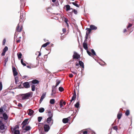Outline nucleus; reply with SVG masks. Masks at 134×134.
Returning a JSON list of instances; mask_svg holds the SVG:
<instances>
[{
    "label": "nucleus",
    "mask_w": 134,
    "mask_h": 134,
    "mask_svg": "<svg viewBox=\"0 0 134 134\" xmlns=\"http://www.w3.org/2000/svg\"><path fill=\"white\" fill-rule=\"evenodd\" d=\"M63 31V32L64 33L66 31V29L65 28H63L62 30Z\"/></svg>",
    "instance_id": "5fc2aeb1"
},
{
    "label": "nucleus",
    "mask_w": 134,
    "mask_h": 134,
    "mask_svg": "<svg viewBox=\"0 0 134 134\" xmlns=\"http://www.w3.org/2000/svg\"><path fill=\"white\" fill-rule=\"evenodd\" d=\"M5 41H6V40H5V39H4L3 40V45H4L5 44Z\"/></svg>",
    "instance_id": "603ef678"
},
{
    "label": "nucleus",
    "mask_w": 134,
    "mask_h": 134,
    "mask_svg": "<svg viewBox=\"0 0 134 134\" xmlns=\"http://www.w3.org/2000/svg\"><path fill=\"white\" fill-rule=\"evenodd\" d=\"M51 104H53L55 103V99H51L49 102Z\"/></svg>",
    "instance_id": "393cba45"
},
{
    "label": "nucleus",
    "mask_w": 134,
    "mask_h": 134,
    "mask_svg": "<svg viewBox=\"0 0 134 134\" xmlns=\"http://www.w3.org/2000/svg\"><path fill=\"white\" fill-rule=\"evenodd\" d=\"M39 112L42 113L44 111V109L43 108H40L38 110Z\"/></svg>",
    "instance_id": "412c9836"
},
{
    "label": "nucleus",
    "mask_w": 134,
    "mask_h": 134,
    "mask_svg": "<svg viewBox=\"0 0 134 134\" xmlns=\"http://www.w3.org/2000/svg\"><path fill=\"white\" fill-rule=\"evenodd\" d=\"M28 114L30 116L32 115L34 113V111L31 109H29L28 110Z\"/></svg>",
    "instance_id": "9b49d317"
},
{
    "label": "nucleus",
    "mask_w": 134,
    "mask_h": 134,
    "mask_svg": "<svg viewBox=\"0 0 134 134\" xmlns=\"http://www.w3.org/2000/svg\"><path fill=\"white\" fill-rule=\"evenodd\" d=\"M19 128V126L17 125L16 126V127L14 128V130L15 129H16V128Z\"/></svg>",
    "instance_id": "680f3d73"
},
{
    "label": "nucleus",
    "mask_w": 134,
    "mask_h": 134,
    "mask_svg": "<svg viewBox=\"0 0 134 134\" xmlns=\"http://www.w3.org/2000/svg\"><path fill=\"white\" fill-rule=\"evenodd\" d=\"M56 86H55L56 87L59 85L60 82V81L59 80H56Z\"/></svg>",
    "instance_id": "bb28decb"
},
{
    "label": "nucleus",
    "mask_w": 134,
    "mask_h": 134,
    "mask_svg": "<svg viewBox=\"0 0 134 134\" xmlns=\"http://www.w3.org/2000/svg\"><path fill=\"white\" fill-rule=\"evenodd\" d=\"M87 50V54H88L90 56H91V53L89 51H88Z\"/></svg>",
    "instance_id": "a18cd8bd"
},
{
    "label": "nucleus",
    "mask_w": 134,
    "mask_h": 134,
    "mask_svg": "<svg viewBox=\"0 0 134 134\" xmlns=\"http://www.w3.org/2000/svg\"><path fill=\"white\" fill-rule=\"evenodd\" d=\"M64 21L66 23L68 26H69V25L68 22V19L65 18Z\"/></svg>",
    "instance_id": "473e14b6"
},
{
    "label": "nucleus",
    "mask_w": 134,
    "mask_h": 134,
    "mask_svg": "<svg viewBox=\"0 0 134 134\" xmlns=\"http://www.w3.org/2000/svg\"><path fill=\"white\" fill-rule=\"evenodd\" d=\"M39 82V81L36 79L33 80L31 81L32 83L33 84H38Z\"/></svg>",
    "instance_id": "f3484780"
},
{
    "label": "nucleus",
    "mask_w": 134,
    "mask_h": 134,
    "mask_svg": "<svg viewBox=\"0 0 134 134\" xmlns=\"http://www.w3.org/2000/svg\"><path fill=\"white\" fill-rule=\"evenodd\" d=\"M27 67L28 68H30V69L31 68V67L30 66L27 65Z\"/></svg>",
    "instance_id": "69168bd1"
},
{
    "label": "nucleus",
    "mask_w": 134,
    "mask_h": 134,
    "mask_svg": "<svg viewBox=\"0 0 134 134\" xmlns=\"http://www.w3.org/2000/svg\"><path fill=\"white\" fill-rule=\"evenodd\" d=\"M90 28L92 30H96L97 29V27L94 25H91L90 26Z\"/></svg>",
    "instance_id": "ddd939ff"
},
{
    "label": "nucleus",
    "mask_w": 134,
    "mask_h": 134,
    "mask_svg": "<svg viewBox=\"0 0 134 134\" xmlns=\"http://www.w3.org/2000/svg\"><path fill=\"white\" fill-rule=\"evenodd\" d=\"M122 116V114L121 113L118 114L117 116V118L119 120L121 119Z\"/></svg>",
    "instance_id": "a878e982"
},
{
    "label": "nucleus",
    "mask_w": 134,
    "mask_h": 134,
    "mask_svg": "<svg viewBox=\"0 0 134 134\" xmlns=\"http://www.w3.org/2000/svg\"><path fill=\"white\" fill-rule=\"evenodd\" d=\"M3 117L5 120H6L8 118V116L6 114L4 113L3 114Z\"/></svg>",
    "instance_id": "dca6fc26"
},
{
    "label": "nucleus",
    "mask_w": 134,
    "mask_h": 134,
    "mask_svg": "<svg viewBox=\"0 0 134 134\" xmlns=\"http://www.w3.org/2000/svg\"><path fill=\"white\" fill-rule=\"evenodd\" d=\"M31 90L33 91H34L35 90V86L34 85H31Z\"/></svg>",
    "instance_id": "cd10ccee"
},
{
    "label": "nucleus",
    "mask_w": 134,
    "mask_h": 134,
    "mask_svg": "<svg viewBox=\"0 0 134 134\" xmlns=\"http://www.w3.org/2000/svg\"><path fill=\"white\" fill-rule=\"evenodd\" d=\"M41 53L39 52V54L38 55V57H39L40 56H41Z\"/></svg>",
    "instance_id": "338daca9"
},
{
    "label": "nucleus",
    "mask_w": 134,
    "mask_h": 134,
    "mask_svg": "<svg viewBox=\"0 0 134 134\" xmlns=\"http://www.w3.org/2000/svg\"><path fill=\"white\" fill-rule=\"evenodd\" d=\"M50 126L49 125L45 124L44 125V130L46 132H48L50 129Z\"/></svg>",
    "instance_id": "423d86ee"
},
{
    "label": "nucleus",
    "mask_w": 134,
    "mask_h": 134,
    "mask_svg": "<svg viewBox=\"0 0 134 134\" xmlns=\"http://www.w3.org/2000/svg\"><path fill=\"white\" fill-rule=\"evenodd\" d=\"M69 76L70 77H72L73 76V75L71 74H70L69 75Z\"/></svg>",
    "instance_id": "bf43d9fd"
},
{
    "label": "nucleus",
    "mask_w": 134,
    "mask_h": 134,
    "mask_svg": "<svg viewBox=\"0 0 134 134\" xmlns=\"http://www.w3.org/2000/svg\"><path fill=\"white\" fill-rule=\"evenodd\" d=\"M7 127L5 126V125L3 123L1 122L0 124V132L3 133L5 132Z\"/></svg>",
    "instance_id": "f257e3e1"
},
{
    "label": "nucleus",
    "mask_w": 134,
    "mask_h": 134,
    "mask_svg": "<svg viewBox=\"0 0 134 134\" xmlns=\"http://www.w3.org/2000/svg\"><path fill=\"white\" fill-rule=\"evenodd\" d=\"M130 113L129 110H126V111L125 112V114L127 116H128L129 115Z\"/></svg>",
    "instance_id": "2f4dec72"
},
{
    "label": "nucleus",
    "mask_w": 134,
    "mask_h": 134,
    "mask_svg": "<svg viewBox=\"0 0 134 134\" xmlns=\"http://www.w3.org/2000/svg\"><path fill=\"white\" fill-rule=\"evenodd\" d=\"M87 131H85L83 132V134H87Z\"/></svg>",
    "instance_id": "052dcab7"
},
{
    "label": "nucleus",
    "mask_w": 134,
    "mask_h": 134,
    "mask_svg": "<svg viewBox=\"0 0 134 134\" xmlns=\"http://www.w3.org/2000/svg\"><path fill=\"white\" fill-rule=\"evenodd\" d=\"M60 105L61 107H63V103L61 102H60Z\"/></svg>",
    "instance_id": "8fccbe9b"
},
{
    "label": "nucleus",
    "mask_w": 134,
    "mask_h": 134,
    "mask_svg": "<svg viewBox=\"0 0 134 134\" xmlns=\"http://www.w3.org/2000/svg\"><path fill=\"white\" fill-rule=\"evenodd\" d=\"M20 132L18 130H15L14 131V134H20Z\"/></svg>",
    "instance_id": "f704fd0d"
},
{
    "label": "nucleus",
    "mask_w": 134,
    "mask_h": 134,
    "mask_svg": "<svg viewBox=\"0 0 134 134\" xmlns=\"http://www.w3.org/2000/svg\"><path fill=\"white\" fill-rule=\"evenodd\" d=\"M31 129V127L29 126H26L25 127V130L26 131H28Z\"/></svg>",
    "instance_id": "c756f323"
},
{
    "label": "nucleus",
    "mask_w": 134,
    "mask_h": 134,
    "mask_svg": "<svg viewBox=\"0 0 134 134\" xmlns=\"http://www.w3.org/2000/svg\"><path fill=\"white\" fill-rule=\"evenodd\" d=\"M88 36H87V37L86 36H85V39L84 40V41H87V39H88Z\"/></svg>",
    "instance_id": "13d9d810"
},
{
    "label": "nucleus",
    "mask_w": 134,
    "mask_h": 134,
    "mask_svg": "<svg viewBox=\"0 0 134 134\" xmlns=\"http://www.w3.org/2000/svg\"><path fill=\"white\" fill-rule=\"evenodd\" d=\"M13 72L14 76H15L18 75V73L16 71V69L15 67H12Z\"/></svg>",
    "instance_id": "0eeeda50"
},
{
    "label": "nucleus",
    "mask_w": 134,
    "mask_h": 134,
    "mask_svg": "<svg viewBox=\"0 0 134 134\" xmlns=\"http://www.w3.org/2000/svg\"><path fill=\"white\" fill-rule=\"evenodd\" d=\"M46 96V93H44L42 95L41 97V98L40 100V103H41L43 99Z\"/></svg>",
    "instance_id": "4468645a"
},
{
    "label": "nucleus",
    "mask_w": 134,
    "mask_h": 134,
    "mask_svg": "<svg viewBox=\"0 0 134 134\" xmlns=\"http://www.w3.org/2000/svg\"><path fill=\"white\" fill-rule=\"evenodd\" d=\"M50 43V42H48L46 43H45L43 44L42 46V47H46Z\"/></svg>",
    "instance_id": "aec40b11"
},
{
    "label": "nucleus",
    "mask_w": 134,
    "mask_h": 134,
    "mask_svg": "<svg viewBox=\"0 0 134 134\" xmlns=\"http://www.w3.org/2000/svg\"><path fill=\"white\" fill-rule=\"evenodd\" d=\"M48 115L49 117L48 118H52L53 116V114L51 112V110H49L48 112Z\"/></svg>",
    "instance_id": "2eb2a0df"
},
{
    "label": "nucleus",
    "mask_w": 134,
    "mask_h": 134,
    "mask_svg": "<svg viewBox=\"0 0 134 134\" xmlns=\"http://www.w3.org/2000/svg\"><path fill=\"white\" fill-rule=\"evenodd\" d=\"M132 26V25L131 24H129L128 25L127 27V28L128 29L129 27H131Z\"/></svg>",
    "instance_id": "49530a36"
},
{
    "label": "nucleus",
    "mask_w": 134,
    "mask_h": 134,
    "mask_svg": "<svg viewBox=\"0 0 134 134\" xmlns=\"http://www.w3.org/2000/svg\"><path fill=\"white\" fill-rule=\"evenodd\" d=\"M18 106L19 107H22V105L21 103H19L18 105Z\"/></svg>",
    "instance_id": "864d4df0"
},
{
    "label": "nucleus",
    "mask_w": 134,
    "mask_h": 134,
    "mask_svg": "<svg viewBox=\"0 0 134 134\" xmlns=\"http://www.w3.org/2000/svg\"><path fill=\"white\" fill-rule=\"evenodd\" d=\"M87 41H84L83 43V47L86 50H87L88 49L87 44L86 43Z\"/></svg>",
    "instance_id": "9d476101"
},
{
    "label": "nucleus",
    "mask_w": 134,
    "mask_h": 134,
    "mask_svg": "<svg viewBox=\"0 0 134 134\" xmlns=\"http://www.w3.org/2000/svg\"><path fill=\"white\" fill-rule=\"evenodd\" d=\"M66 11H68L70 9V6L69 5H67L66 6Z\"/></svg>",
    "instance_id": "c85d7f7f"
},
{
    "label": "nucleus",
    "mask_w": 134,
    "mask_h": 134,
    "mask_svg": "<svg viewBox=\"0 0 134 134\" xmlns=\"http://www.w3.org/2000/svg\"><path fill=\"white\" fill-rule=\"evenodd\" d=\"M42 119V117H39L38 118V120L39 122H40Z\"/></svg>",
    "instance_id": "79ce46f5"
},
{
    "label": "nucleus",
    "mask_w": 134,
    "mask_h": 134,
    "mask_svg": "<svg viewBox=\"0 0 134 134\" xmlns=\"http://www.w3.org/2000/svg\"><path fill=\"white\" fill-rule=\"evenodd\" d=\"M25 1V0H20V1L21 2V5L23 3H24L23 2Z\"/></svg>",
    "instance_id": "6e6d98bb"
},
{
    "label": "nucleus",
    "mask_w": 134,
    "mask_h": 134,
    "mask_svg": "<svg viewBox=\"0 0 134 134\" xmlns=\"http://www.w3.org/2000/svg\"><path fill=\"white\" fill-rule=\"evenodd\" d=\"M22 99L24 100L25 99H27L30 96V93L29 92L26 94H22Z\"/></svg>",
    "instance_id": "f03ea898"
},
{
    "label": "nucleus",
    "mask_w": 134,
    "mask_h": 134,
    "mask_svg": "<svg viewBox=\"0 0 134 134\" xmlns=\"http://www.w3.org/2000/svg\"><path fill=\"white\" fill-rule=\"evenodd\" d=\"M15 83L16 84H17V83L18 82V78L17 77H16L15 78Z\"/></svg>",
    "instance_id": "4c0bfd02"
},
{
    "label": "nucleus",
    "mask_w": 134,
    "mask_h": 134,
    "mask_svg": "<svg viewBox=\"0 0 134 134\" xmlns=\"http://www.w3.org/2000/svg\"><path fill=\"white\" fill-rule=\"evenodd\" d=\"M23 13H21L20 16V22L23 21V19H24V18H23Z\"/></svg>",
    "instance_id": "4be33fe9"
},
{
    "label": "nucleus",
    "mask_w": 134,
    "mask_h": 134,
    "mask_svg": "<svg viewBox=\"0 0 134 134\" xmlns=\"http://www.w3.org/2000/svg\"><path fill=\"white\" fill-rule=\"evenodd\" d=\"M57 89L56 86H53L52 87V93L51 95L52 96H54V94L56 93V89Z\"/></svg>",
    "instance_id": "39448f33"
},
{
    "label": "nucleus",
    "mask_w": 134,
    "mask_h": 134,
    "mask_svg": "<svg viewBox=\"0 0 134 134\" xmlns=\"http://www.w3.org/2000/svg\"><path fill=\"white\" fill-rule=\"evenodd\" d=\"M89 34H88V33H86L85 36H86V37H87V36L88 37Z\"/></svg>",
    "instance_id": "0e129e2a"
},
{
    "label": "nucleus",
    "mask_w": 134,
    "mask_h": 134,
    "mask_svg": "<svg viewBox=\"0 0 134 134\" xmlns=\"http://www.w3.org/2000/svg\"><path fill=\"white\" fill-rule=\"evenodd\" d=\"M8 47L7 46H5L4 48L3 49V51H4V52H6L8 50Z\"/></svg>",
    "instance_id": "c9c22d12"
},
{
    "label": "nucleus",
    "mask_w": 134,
    "mask_h": 134,
    "mask_svg": "<svg viewBox=\"0 0 134 134\" xmlns=\"http://www.w3.org/2000/svg\"><path fill=\"white\" fill-rule=\"evenodd\" d=\"M21 64L24 66H26V64L24 63L23 62V59H21Z\"/></svg>",
    "instance_id": "72a5a7b5"
},
{
    "label": "nucleus",
    "mask_w": 134,
    "mask_h": 134,
    "mask_svg": "<svg viewBox=\"0 0 134 134\" xmlns=\"http://www.w3.org/2000/svg\"><path fill=\"white\" fill-rule=\"evenodd\" d=\"M3 111V108L2 107H1L0 108V112H2Z\"/></svg>",
    "instance_id": "3c124183"
},
{
    "label": "nucleus",
    "mask_w": 134,
    "mask_h": 134,
    "mask_svg": "<svg viewBox=\"0 0 134 134\" xmlns=\"http://www.w3.org/2000/svg\"><path fill=\"white\" fill-rule=\"evenodd\" d=\"M53 120L52 119V118H48L47 119V122L50 126L53 124Z\"/></svg>",
    "instance_id": "20e7f679"
},
{
    "label": "nucleus",
    "mask_w": 134,
    "mask_h": 134,
    "mask_svg": "<svg viewBox=\"0 0 134 134\" xmlns=\"http://www.w3.org/2000/svg\"><path fill=\"white\" fill-rule=\"evenodd\" d=\"M79 64L83 69L84 68V65L83 63L80 60L79 62Z\"/></svg>",
    "instance_id": "a211bd4d"
},
{
    "label": "nucleus",
    "mask_w": 134,
    "mask_h": 134,
    "mask_svg": "<svg viewBox=\"0 0 134 134\" xmlns=\"http://www.w3.org/2000/svg\"><path fill=\"white\" fill-rule=\"evenodd\" d=\"M73 11L74 12V13L75 14H77V11L76 10H75V9H74L73 10Z\"/></svg>",
    "instance_id": "de8ad7c7"
},
{
    "label": "nucleus",
    "mask_w": 134,
    "mask_h": 134,
    "mask_svg": "<svg viewBox=\"0 0 134 134\" xmlns=\"http://www.w3.org/2000/svg\"><path fill=\"white\" fill-rule=\"evenodd\" d=\"M86 30H87L86 33L88 34H90L91 31V30L90 28H87L86 29Z\"/></svg>",
    "instance_id": "5701e85b"
},
{
    "label": "nucleus",
    "mask_w": 134,
    "mask_h": 134,
    "mask_svg": "<svg viewBox=\"0 0 134 134\" xmlns=\"http://www.w3.org/2000/svg\"><path fill=\"white\" fill-rule=\"evenodd\" d=\"M76 95H75V94L73 95L72 97V100H74L75 98H76Z\"/></svg>",
    "instance_id": "ea45409f"
},
{
    "label": "nucleus",
    "mask_w": 134,
    "mask_h": 134,
    "mask_svg": "<svg viewBox=\"0 0 134 134\" xmlns=\"http://www.w3.org/2000/svg\"><path fill=\"white\" fill-rule=\"evenodd\" d=\"M8 61V58H5L4 60V62L7 63Z\"/></svg>",
    "instance_id": "4d7b16f0"
},
{
    "label": "nucleus",
    "mask_w": 134,
    "mask_h": 134,
    "mask_svg": "<svg viewBox=\"0 0 134 134\" xmlns=\"http://www.w3.org/2000/svg\"><path fill=\"white\" fill-rule=\"evenodd\" d=\"M72 57L74 59L80 60V55L75 52H74Z\"/></svg>",
    "instance_id": "7ed1b4c3"
},
{
    "label": "nucleus",
    "mask_w": 134,
    "mask_h": 134,
    "mask_svg": "<svg viewBox=\"0 0 134 134\" xmlns=\"http://www.w3.org/2000/svg\"><path fill=\"white\" fill-rule=\"evenodd\" d=\"M19 24H18V26L16 27V30L18 32H20L21 31V30L22 29V26H21L20 28V26L19 25Z\"/></svg>",
    "instance_id": "f8f14e48"
},
{
    "label": "nucleus",
    "mask_w": 134,
    "mask_h": 134,
    "mask_svg": "<svg viewBox=\"0 0 134 134\" xmlns=\"http://www.w3.org/2000/svg\"><path fill=\"white\" fill-rule=\"evenodd\" d=\"M2 88V83L0 82V91H1Z\"/></svg>",
    "instance_id": "37998d69"
},
{
    "label": "nucleus",
    "mask_w": 134,
    "mask_h": 134,
    "mask_svg": "<svg viewBox=\"0 0 134 134\" xmlns=\"http://www.w3.org/2000/svg\"><path fill=\"white\" fill-rule=\"evenodd\" d=\"M69 120L68 118H64L63 119L62 121L64 123H66L68 122Z\"/></svg>",
    "instance_id": "6ab92c4d"
},
{
    "label": "nucleus",
    "mask_w": 134,
    "mask_h": 134,
    "mask_svg": "<svg viewBox=\"0 0 134 134\" xmlns=\"http://www.w3.org/2000/svg\"><path fill=\"white\" fill-rule=\"evenodd\" d=\"M28 121V119H26L23 121L21 124V125H22V128H23L25 125L27 124Z\"/></svg>",
    "instance_id": "6e6552de"
},
{
    "label": "nucleus",
    "mask_w": 134,
    "mask_h": 134,
    "mask_svg": "<svg viewBox=\"0 0 134 134\" xmlns=\"http://www.w3.org/2000/svg\"><path fill=\"white\" fill-rule=\"evenodd\" d=\"M127 30H126V29H125L124 30V33H125V32Z\"/></svg>",
    "instance_id": "774afa93"
},
{
    "label": "nucleus",
    "mask_w": 134,
    "mask_h": 134,
    "mask_svg": "<svg viewBox=\"0 0 134 134\" xmlns=\"http://www.w3.org/2000/svg\"><path fill=\"white\" fill-rule=\"evenodd\" d=\"M59 90L60 92H62L64 90V88L63 87H60L59 88Z\"/></svg>",
    "instance_id": "58836bf2"
},
{
    "label": "nucleus",
    "mask_w": 134,
    "mask_h": 134,
    "mask_svg": "<svg viewBox=\"0 0 134 134\" xmlns=\"http://www.w3.org/2000/svg\"><path fill=\"white\" fill-rule=\"evenodd\" d=\"M21 41V40L20 39L19 40H17L16 42L17 43H18L19 42Z\"/></svg>",
    "instance_id": "e2e57ef3"
},
{
    "label": "nucleus",
    "mask_w": 134,
    "mask_h": 134,
    "mask_svg": "<svg viewBox=\"0 0 134 134\" xmlns=\"http://www.w3.org/2000/svg\"><path fill=\"white\" fill-rule=\"evenodd\" d=\"M91 51L92 53L93 54V55H96V53L94 51L93 49H92L91 50Z\"/></svg>",
    "instance_id": "e433bc0d"
},
{
    "label": "nucleus",
    "mask_w": 134,
    "mask_h": 134,
    "mask_svg": "<svg viewBox=\"0 0 134 134\" xmlns=\"http://www.w3.org/2000/svg\"><path fill=\"white\" fill-rule=\"evenodd\" d=\"M79 102H77L74 105V106L76 108H78L79 107Z\"/></svg>",
    "instance_id": "b1692460"
},
{
    "label": "nucleus",
    "mask_w": 134,
    "mask_h": 134,
    "mask_svg": "<svg viewBox=\"0 0 134 134\" xmlns=\"http://www.w3.org/2000/svg\"><path fill=\"white\" fill-rule=\"evenodd\" d=\"M24 87L25 88H28L30 87L29 83L28 82H25L23 83Z\"/></svg>",
    "instance_id": "1a4fd4ad"
},
{
    "label": "nucleus",
    "mask_w": 134,
    "mask_h": 134,
    "mask_svg": "<svg viewBox=\"0 0 134 134\" xmlns=\"http://www.w3.org/2000/svg\"><path fill=\"white\" fill-rule=\"evenodd\" d=\"M113 129L114 130H116V131H117V130H118L117 127L116 126H114L113 127Z\"/></svg>",
    "instance_id": "c03bdc74"
},
{
    "label": "nucleus",
    "mask_w": 134,
    "mask_h": 134,
    "mask_svg": "<svg viewBox=\"0 0 134 134\" xmlns=\"http://www.w3.org/2000/svg\"><path fill=\"white\" fill-rule=\"evenodd\" d=\"M5 52H4V51H3V52L1 54L3 56L4 55H5Z\"/></svg>",
    "instance_id": "09e8293b"
},
{
    "label": "nucleus",
    "mask_w": 134,
    "mask_h": 134,
    "mask_svg": "<svg viewBox=\"0 0 134 134\" xmlns=\"http://www.w3.org/2000/svg\"><path fill=\"white\" fill-rule=\"evenodd\" d=\"M72 4L76 6V7H79V6L80 5H78L77 4H76V3H75V2H72Z\"/></svg>",
    "instance_id": "a19ab883"
},
{
    "label": "nucleus",
    "mask_w": 134,
    "mask_h": 134,
    "mask_svg": "<svg viewBox=\"0 0 134 134\" xmlns=\"http://www.w3.org/2000/svg\"><path fill=\"white\" fill-rule=\"evenodd\" d=\"M17 55L19 59H21V58L22 54L21 53H19Z\"/></svg>",
    "instance_id": "7c9ffc66"
}]
</instances>
